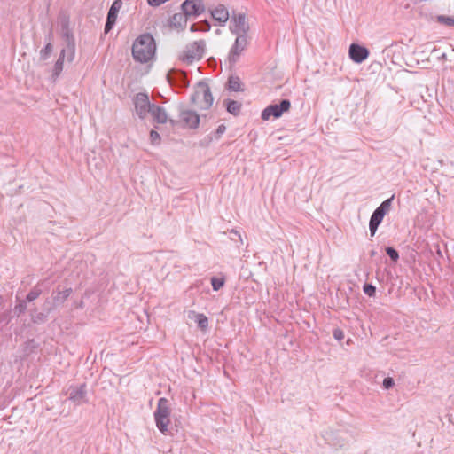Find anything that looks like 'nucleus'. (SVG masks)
Here are the masks:
<instances>
[{"label":"nucleus","instance_id":"nucleus-3","mask_svg":"<svg viewBox=\"0 0 454 454\" xmlns=\"http://www.w3.org/2000/svg\"><path fill=\"white\" fill-rule=\"evenodd\" d=\"M205 48L206 43L203 40L189 43L180 54L179 59L186 64H192L194 61L200 60L205 53Z\"/></svg>","mask_w":454,"mask_h":454},{"label":"nucleus","instance_id":"nucleus-16","mask_svg":"<svg viewBox=\"0 0 454 454\" xmlns=\"http://www.w3.org/2000/svg\"><path fill=\"white\" fill-rule=\"evenodd\" d=\"M349 57L356 63H362L368 58L369 51L361 45L352 43L349 46Z\"/></svg>","mask_w":454,"mask_h":454},{"label":"nucleus","instance_id":"nucleus-31","mask_svg":"<svg viewBox=\"0 0 454 454\" xmlns=\"http://www.w3.org/2000/svg\"><path fill=\"white\" fill-rule=\"evenodd\" d=\"M150 140L153 145H159L160 142V136L155 130H151L150 132Z\"/></svg>","mask_w":454,"mask_h":454},{"label":"nucleus","instance_id":"nucleus-19","mask_svg":"<svg viewBox=\"0 0 454 454\" xmlns=\"http://www.w3.org/2000/svg\"><path fill=\"white\" fill-rule=\"evenodd\" d=\"M72 288L60 289L59 286L52 293V299L56 303H63L72 294Z\"/></svg>","mask_w":454,"mask_h":454},{"label":"nucleus","instance_id":"nucleus-12","mask_svg":"<svg viewBox=\"0 0 454 454\" xmlns=\"http://www.w3.org/2000/svg\"><path fill=\"white\" fill-rule=\"evenodd\" d=\"M67 53V60L72 61L74 57V44L73 43H68L67 49H63L59 54L58 60L56 61L53 68V76L58 77L61 71L63 70V63L65 55Z\"/></svg>","mask_w":454,"mask_h":454},{"label":"nucleus","instance_id":"nucleus-2","mask_svg":"<svg viewBox=\"0 0 454 454\" xmlns=\"http://www.w3.org/2000/svg\"><path fill=\"white\" fill-rule=\"evenodd\" d=\"M170 413L171 411L168 406V401L164 397L160 398L153 415L158 429L164 434H166L168 430Z\"/></svg>","mask_w":454,"mask_h":454},{"label":"nucleus","instance_id":"nucleus-36","mask_svg":"<svg viewBox=\"0 0 454 454\" xmlns=\"http://www.w3.org/2000/svg\"><path fill=\"white\" fill-rule=\"evenodd\" d=\"M177 18H179L180 20H182V19H183L182 15H180V14H175V15L173 16V21H175Z\"/></svg>","mask_w":454,"mask_h":454},{"label":"nucleus","instance_id":"nucleus-23","mask_svg":"<svg viewBox=\"0 0 454 454\" xmlns=\"http://www.w3.org/2000/svg\"><path fill=\"white\" fill-rule=\"evenodd\" d=\"M211 28V26L207 20H203L198 23H194L191 26V31H209Z\"/></svg>","mask_w":454,"mask_h":454},{"label":"nucleus","instance_id":"nucleus-28","mask_svg":"<svg viewBox=\"0 0 454 454\" xmlns=\"http://www.w3.org/2000/svg\"><path fill=\"white\" fill-rule=\"evenodd\" d=\"M211 285L215 291H218L221 287L223 286L224 279L214 277L211 278Z\"/></svg>","mask_w":454,"mask_h":454},{"label":"nucleus","instance_id":"nucleus-22","mask_svg":"<svg viewBox=\"0 0 454 454\" xmlns=\"http://www.w3.org/2000/svg\"><path fill=\"white\" fill-rule=\"evenodd\" d=\"M241 81L238 76H230L228 80V89L231 91H240L241 88Z\"/></svg>","mask_w":454,"mask_h":454},{"label":"nucleus","instance_id":"nucleus-32","mask_svg":"<svg viewBox=\"0 0 454 454\" xmlns=\"http://www.w3.org/2000/svg\"><path fill=\"white\" fill-rule=\"evenodd\" d=\"M395 385V381L394 380L391 378V377H387L384 379L383 380V387L385 389H389L391 387H393Z\"/></svg>","mask_w":454,"mask_h":454},{"label":"nucleus","instance_id":"nucleus-21","mask_svg":"<svg viewBox=\"0 0 454 454\" xmlns=\"http://www.w3.org/2000/svg\"><path fill=\"white\" fill-rule=\"evenodd\" d=\"M225 105L226 109L230 114L233 115H238L239 114L241 109V104L239 102L229 99L225 101Z\"/></svg>","mask_w":454,"mask_h":454},{"label":"nucleus","instance_id":"nucleus-14","mask_svg":"<svg viewBox=\"0 0 454 454\" xmlns=\"http://www.w3.org/2000/svg\"><path fill=\"white\" fill-rule=\"evenodd\" d=\"M211 17L220 26H224L231 18L228 9L223 4H219L209 9Z\"/></svg>","mask_w":454,"mask_h":454},{"label":"nucleus","instance_id":"nucleus-24","mask_svg":"<svg viewBox=\"0 0 454 454\" xmlns=\"http://www.w3.org/2000/svg\"><path fill=\"white\" fill-rule=\"evenodd\" d=\"M16 305L13 309V313L20 317L21 314L25 313L27 310V301L20 300L19 298L16 299Z\"/></svg>","mask_w":454,"mask_h":454},{"label":"nucleus","instance_id":"nucleus-18","mask_svg":"<svg viewBox=\"0 0 454 454\" xmlns=\"http://www.w3.org/2000/svg\"><path fill=\"white\" fill-rule=\"evenodd\" d=\"M150 114L153 121L158 123L164 124L168 121V114L165 108L161 106H156L154 104L152 105Z\"/></svg>","mask_w":454,"mask_h":454},{"label":"nucleus","instance_id":"nucleus-7","mask_svg":"<svg viewBox=\"0 0 454 454\" xmlns=\"http://www.w3.org/2000/svg\"><path fill=\"white\" fill-rule=\"evenodd\" d=\"M291 107V102L288 99H282L279 104H271L262 112V119L268 121L271 116L279 118L283 113L287 112Z\"/></svg>","mask_w":454,"mask_h":454},{"label":"nucleus","instance_id":"nucleus-8","mask_svg":"<svg viewBox=\"0 0 454 454\" xmlns=\"http://www.w3.org/2000/svg\"><path fill=\"white\" fill-rule=\"evenodd\" d=\"M248 44L247 36L246 35H239L236 37V40L231 46L229 55L228 60L231 65H234L239 60L242 52L246 50Z\"/></svg>","mask_w":454,"mask_h":454},{"label":"nucleus","instance_id":"nucleus-33","mask_svg":"<svg viewBox=\"0 0 454 454\" xmlns=\"http://www.w3.org/2000/svg\"><path fill=\"white\" fill-rule=\"evenodd\" d=\"M226 130V127L223 124L218 126L215 130V138L218 139Z\"/></svg>","mask_w":454,"mask_h":454},{"label":"nucleus","instance_id":"nucleus-13","mask_svg":"<svg viewBox=\"0 0 454 454\" xmlns=\"http://www.w3.org/2000/svg\"><path fill=\"white\" fill-rule=\"evenodd\" d=\"M122 2L121 0H115L113 4L111 5L106 18V22L105 25V33L107 34L114 26L116 20H117V14L121 8Z\"/></svg>","mask_w":454,"mask_h":454},{"label":"nucleus","instance_id":"nucleus-9","mask_svg":"<svg viewBox=\"0 0 454 454\" xmlns=\"http://www.w3.org/2000/svg\"><path fill=\"white\" fill-rule=\"evenodd\" d=\"M134 106L137 114L140 119H145L147 114L151 112L152 103H150L147 93H137L134 98Z\"/></svg>","mask_w":454,"mask_h":454},{"label":"nucleus","instance_id":"nucleus-5","mask_svg":"<svg viewBox=\"0 0 454 454\" xmlns=\"http://www.w3.org/2000/svg\"><path fill=\"white\" fill-rule=\"evenodd\" d=\"M394 200V195L384 200L372 213L370 222H369V229L371 236H374L376 231L382 222L385 215L390 210L392 206V201Z\"/></svg>","mask_w":454,"mask_h":454},{"label":"nucleus","instance_id":"nucleus-4","mask_svg":"<svg viewBox=\"0 0 454 454\" xmlns=\"http://www.w3.org/2000/svg\"><path fill=\"white\" fill-rule=\"evenodd\" d=\"M192 101L201 109H208L214 101L210 89L206 83H199L192 95Z\"/></svg>","mask_w":454,"mask_h":454},{"label":"nucleus","instance_id":"nucleus-26","mask_svg":"<svg viewBox=\"0 0 454 454\" xmlns=\"http://www.w3.org/2000/svg\"><path fill=\"white\" fill-rule=\"evenodd\" d=\"M42 294V290L38 286H35L27 295L26 301L28 302L34 301L36 300L40 294Z\"/></svg>","mask_w":454,"mask_h":454},{"label":"nucleus","instance_id":"nucleus-27","mask_svg":"<svg viewBox=\"0 0 454 454\" xmlns=\"http://www.w3.org/2000/svg\"><path fill=\"white\" fill-rule=\"evenodd\" d=\"M437 20L449 27L454 26V18L450 16L439 15Z\"/></svg>","mask_w":454,"mask_h":454},{"label":"nucleus","instance_id":"nucleus-30","mask_svg":"<svg viewBox=\"0 0 454 454\" xmlns=\"http://www.w3.org/2000/svg\"><path fill=\"white\" fill-rule=\"evenodd\" d=\"M363 290L364 294L370 297H373L376 293V287L372 284H365L363 287Z\"/></svg>","mask_w":454,"mask_h":454},{"label":"nucleus","instance_id":"nucleus-35","mask_svg":"<svg viewBox=\"0 0 454 454\" xmlns=\"http://www.w3.org/2000/svg\"><path fill=\"white\" fill-rule=\"evenodd\" d=\"M231 233L234 234V235H237L239 237V239H240V241H242L241 239V235L239 234V232L238 231H235V230H232L231 231Z\"/></svg>","mask_w":454,"mask_h":454},{"label":"nucleus","instance_id":"nucleus-37","mask_svg":"<svg viewBox=\"0 0 454 454\" xmlns=\"http://www.w3.org/2000/svg\"><path fill=\"white\" fill-rule=\"evenodd\" d=\"M376 254V252L374 250L371 251V255L374 256Z\"/></svg>","mask_w":454,"mask_h":454},{"label":"nucleus","instance_id":"nucleus-17","mask_svg":"<svg viewBox=\"0 0 454 454\" xmlns=\"http://www.w3.org/2000/svg\"><path fill=\"white\" fill-rule=\"evenodd\" d=\"M180 120L184 126L190 129H196L200 123L199 114L192 110H184L181 112Z\"/></svg>","mask_w":454,"mask_h":454},{"label":"nucleus","instance_id":"nucleus-29","mask_svg":"<svg viewBox=\"0 0 454 454\" xmlns=\"http://www.w3.org/2000/svg\"><path fill=\"white\" fill-rule=\"evenodd\" d=\"M386 253L390 257V259L394 262H397V260L399 259V254L394 247H387L386 248Z\"/></svg>","mask_w":454,"mask_h":454},{"label":"nucleus","instance_id":"nucleus-34","mask_svg":"<svg viewBox=\"0 0 454 454\" xmlns=\"http://www.w3.org/2000/svg\"><path fill=\"white\" fill-rule=\"evenodd\" d=\"M333 335L337 340H341L344 338V333L340 329H335Z\"/></svg>","mask_w":454,"mask_h":454},{"label":"nucleus","instance_id":"nucleus-25","mask_svg":"<svg viewBox=\"0 0 454 454\" xmlns=\"http://www.w3.org/2000/svg\"><path fill=\"white\" fill-rule=\"evenodd\" d=\"M52 48L53 47H52L51 39H49V42L46 43L44 48L40 51V59L46 60L50 57V55L52 51Z\"/></svg>","mask_w":454,"mask_h":454},{"label":"nucleus","instance_id":"nucleus-11","mask_svg":"<svg viewBox=\"0 0 454 454\" xmlns=\"http://www.w3.org/2000/svg\"><path fill=\"white\" fill-rule=\"evenodd\" d=\"M182 10L186 16H198L205 12L206 7L202 0H185Z\"/></svg>","mask_w":454,"mask_h":454},{"label":"nucleus","instance_id":"nucleus-15","mask_svg":"<svg viewBox=\"0 0 454 454\" xmlns=\"http://www.w3.org/2000/svg\"><path fill=\"white\" fill-rule=\"evenodd\" d=\"M167 79L168 82L172 85H176L178 87L188 86L186 74L184 71L177 69L170 70L167 74Z\"/></svg>","mask_w":454,"mask_h":454},{"label":"nucleus","instance_id":"nucleus-20","mask_svg":"<svg viewBox=\"0 0 454 454\" xmlns=\"http://www.w3.org/2000/svg\"><path fill=\"white\" fill-rule=\"evenodd\" d=\"M190 314L194 316L195 321L201 330H206L208 327V319L204 314L195 313L193 311H190Z\"/></svg>","mask_w":454,"mask_h":454},{"label":"nucleus","instance_id":"nucleus-6","mask_svg":"<svg viewBox=\"0 0 454 454\" xmlns=\"http://www.w3.org/2000/svg\"><path fill=\"white\" fill-rule=\"evenodd\" d=\"M229 28L230 31L236 35H247V33L249 30V25L247 21L246 14L242 12L236 13L235 12H233L231 16Z\"/></svg>","mask_w":454,"mask_h":454},{"label":"nucleus","instance_id":"nucleus-10","mask_svg":"<svg viewBox=\"0 0 454 454\" xmlns=\"http://www.w3.org/2000/svg\"><path fill=\"white\" fill-rule=\"evenodd\" d=\"M67 395H68V399L75 405H81L88 402L86 384L70 386Z\"/></svg>","mask_w":454,"mask_h":454},{"label":"nucleus","instance_id":"nucleus-1","mask_svg":"<svg viewBox=\"0 0 454 454\" xmlns=\"http://www.w3.org/2000/svg\"><path fill=\"white\" fill-rule=\"evenodd\" d=\"M155 51L156 44L150 34L139 35L132 45V56L136 61L140 63L150 61L153 58Z\"/></svg>","mask_w":454,"mask_h":454}]
</instances>
